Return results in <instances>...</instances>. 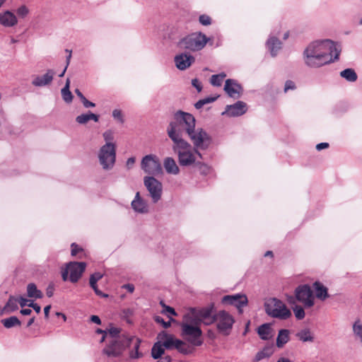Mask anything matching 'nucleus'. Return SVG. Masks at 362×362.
Returning <instances> with one entry per match:
<instances>
[{"instance_id":"6","label":"nucleus","mask_w":362,"mask_h":362,"mask_svg":"<svg viewBox=\"0 0 362 362\" xmlns=\"http://www.w3.org/2000/svg\"><path fill=\"white\" fill-rule=\"evenodd\" d=\"M266 313L273 317L286 320L291 315V311L286 305L280 300L270 298L264 304Z\"/></svg>"},{"instance_id":"56","label":"nucleus","mask_w":362,"mask_h":362,"mask_svg":"<svg viewBox=\"0 0 362 362\" xmlns=\"http://www.w3.org/2000/svg\"><path fill=\"white\" fill-rule=\"evenodd\" d=\"M54 284H50L47 288V290H46V294L48 297H52L54 294Z\"/></svg>"},{"instance_id":"61","label":"nucleus","mask_w":362,"mask_h":362,"mask_svg":"<svg viewBox=\"0 0 362 362\" xmlns=\"http://www.w3.org/2000/svg\"><path fill=\"white\" fill-rule=\"evenodd\" d=\"M122 288L127 289L129 293H133L134 291V286L131 284H124Z\"/></svg>"},{"instance_id":"3","label":"nucleus","mask_w":362,"mask_h":362,"mask_svg":"<svg viewBox=\"0 0 362 362\" xmlns=\"http://www.w3.org/2000/svg\"><path fill=\"white\" fill-rule=\"evenodd\" d=\"M170 138L174 143L173 151L177 154L178 162L182 166H189L194 165L197 161V154L195 148L183 139L175 136L173 132L170 134Z\"/></svg>"},{"instance_id":"23","label":"nucleus","mask_w":362,"mask_h":362,"mask_svg":"<svg viewBox=\"0 0 362 362\" xmlns=\"http://www.w3.org/2000/svg\"><path fill=\"white\" fill-rule=\"evenodd\" d=\"M54 74L53 70L49 69L43 76H35L32 81V84L35 86H45L48 85L52 81Z\"/></svg>"},{"instance_id":"39","label":"nucleus","mask_w":362,"mask_h":362,"mask_svg":"<svg viewBox=\"0 0 362 362\" xmlns=\"http://www.w3.org/2000/svg\"><path fill=\"white\" fill-rule=\"evenodd\" d=\"M71 256L76 257L78 255V258L79 259H83L86 257V255L84 250L76 243H72L71 245Z\"/></svg>"},{"instance_id":"18","label":"nucleus","mask_w":362,"mask_h":362,"mask_svg":"<svg viewBox=\"0 0 362 362\" xmlns=\"http://www.w3.org/2000/svg\"><path fill=\"white\" fill-rule=\"evenodd\" d=\"M224 90L230 97L238 98L240 95L242 88L234 80L227 79L226 81Z\"/></svg>"},{"instance_id":"40","label":"nucleus","mask_w":362,"mask_h":362,"mask_svg":"<svg viewBox=\"0 0 362 362\" xmlns=\"http://www.w3.org/2000/svg\"><path fill=\"white\" fill-rule=\"evenodd\" d=\"M2 324L6 328H11L15 326H20L21 322L16 316H12L1 320Z\"/></svg>"},{"instance_id":"20","label":"nucleus","mask_w":362,"mask_h":362,"mask_svg":"<svg viewBox=\"0 0 362 362\" xmlns=\"http://www.w3.org/2000/svg\"><path fill=\"white\" fill-rule=\"evenodd\" d=\"M247 111V105L243 101H238L233 105H228L226 107V114L231 117L240 116Z\"/></svg>"},{"instance_id":"5","label":"nucleus","mask_w":362,"mask_h":362,"mask_svg":"<svg viewBox=\"0 0 362 362\" xmlns=\"http://www.w3.org/2000/svg\"><path fill=\"white\" fill-rule=\"evenodd\" d=\"M187 135L193 144L195 153L202 159V155L199 150H206L209 147L212 141L211 136L202 128H194Z\"/></svg>"},{"instance_id":"60","label":"nucleus","mask_w":362,"mask_h":362,"mask_svg":"<svg viewBox=\"0 0 362 362\" xmlns=\"http://www.w3.org/2000/svg\"><path fill=\"white\" fill-rule=\"evenodd\" d=\"M329 144L328 143H320V144H317L316 146V149L317 151H321L322 149H325V148H327L329 147Z\"/></svg>"},{"instance_id":"55","label":"nucleus","mask_w":362,"mask_h":362,"mask_svg":"<svg viewBox=\"0 0 362 362\" xmlns=\"http://www.w3.org/2000/svg\"><path fill=\"white\" fill-rule=\"evenodd\" d=\"M192 85L197 90L198 92H201L202 90V83L197 78L192 81Z\"/></svg>"},{"instance_id":"36","label":"nucleus","mask_w":362,"mask_h":362,"mask_svg":"<svg viewBox=\"0 0 362 362\" xmlns=\"http://www.w3.org/2000/svg\"><path fill=\"white\" fill-rule=\"evenodd\" d=\"M70 80L66 79L65 86L62 89V95L63 100L66 103H71L73 99V95L69 90Z\"/></svg>"},{"instance_id":"53","label":"nucleus","mask_w":362,"mask_h":362,"mask_svg":"<svg viewBox=\"0 0 362 362\" xmlns=\"http://www.w3.org/2000/svg\"><path fill=\"white\" fill-rule=\"evenodd\" d=\"M119 332H120L119 329L116 328V327H112L108 331V334H109V336L111 337V339H117V337H118Z\"/></svg>"},{"instance_id":"25","label":"nucleus","mask_w":362,"mask_h":362,"mask_svg":"<svg viewBox=\"0 0 362 362\" xmlns=\"http://www.w3.org/2000/svg\"><path fill=\"white\" fill-rule=\"evenodd\" d=\"M160 339L163 341L162 344L167 349H176L177 341L179 339H175L173 335L164 333L163 335L160 334Z\"/></svg>"},{"instance_id":"22","label":"nucleus","mask_w":362,"mask_h":362,"mask_svg":"<svg viewBox=\"0 0 362 362\" xmlns=\"http://www.w3.org/2000/svg\"><path fill=\"white\" fill-rule=\"evenodd\" d=\"M132 206L133 209L138 213L146 214L148 212V204L141 197L139 192L136 193L135 197L132 202Z\"/></svg>"},{"instance_id":"51","label":"nucleus","mask_w":362,"mask_h":362,"mask_svg":"<svg viewBox=\"0 0 362 362\" xmlns=\"http://www.w3.org/2000/svg\"><path fill=\"white\" fill-rule=\"evenodd\" d=\"M199 21L203 25H209L211 23V18L210 16L203 14L199 16Z\"/></svg>"},{"instance_id":"9","label":"nucleus","mask_w":362,"mask_h":362,"mask_svg":"<svg viewBox=\"0 0 362 362\" xmlns=\"http://www.w3.org/2000/svg\"><path fill=\"white\" fill-rule=\"evenodd\" d=\"M98 158L103 169H112L116 160V145L102 146L99 150Z\"/></svg>"},{"instance_id":"48","label":"nucleus","mask_w":362,"mask_h":362,"mask_svg":"<svg viewBox=\"0 0 362 362\" xmlns=\"http://www.w3.org/2000/svg\"><path fill=\"white\" fill-rule=\"evenodd\" d=\"M154 320L156 322L161 324L164 328H168L170 326L172 322H175V320L170 318L168 322H165L160 316H155Z\"/></svg>"},{"instance_id":"24","label":"nucleus","mask_w":362,"mask_h":362,"mask_svg":"<svg viewBox=\"0 0 362 362\" xmlns=\"http://www.w3.org/2000/svg\"><path fill=\"white\" fill-rule=\"evenodd\" d=\"M274 345H267L262 350H260L256 354L255 358L252 360V362H258L264 358H269L274 354Z\"/></svg>"},{"instance_id":"13","label":"nucleus","mask_w":362,"mask_h":362,"mask_svg":"<svg viewBox=\"0 0 362 362\" xmlns=\"http://www.w3.org/2000/svg\"><path fill=\"white\" fill-rule=\"evenodd\" d=\"M144 183L154 203L158 202L162 195L163 186L160 182L153 176L145 177Z\"/></svg>"},{"instance_id":"43","label":"nucleus","mask_w":362,"mask_h":362,"mask_svg":"<svg viewBox=\"0 0 362 362\" xmlns=\"http://www.w3.org/2000/svg\"><path fill=\"white\" fill-rule=\"evenodd\" d=\"M103 139H104V140L105 141V144L116 145L113 142V141L115 139V132L112 130L108 129V130L105 131L103 134Z\"/></svg>"},{"instance_id":"49","label":"nucleus","mask_w":362,"mask_h":362,"mask_svg":"<svg viewBox=\"0 0 362 362\" xmlns=\"http://www.w3.org/2000/svg\"><path fill=\"white\" fill-rule=\"evenodd\" d=\"M102 278H103V274L99 272L93 274L90 276V280H89L90 287H94V285L95 284H97L98 281H99Z\"/></svg>"},{"instance_id":"47","label":"nucleus","mask_w":362,"mask_h":362,"mask_svg":"<svg viewBox=\"0 0 362 362\" xmlns=\"http://www.w3.org/2000/svg\"><path fill=\"white\" fill-rule=\"evenodd\" d=\"M160 305L163 307L162 313L164 314H169L172 315H177V313L174 308L172 307H170L168 305H166L163 300L160 302Z\"/></svg>"},{"instance_id":"58","label":"nucleus","mask_w":362,"mask_h":362,"mask_svg":"<svg viewBox=\"0 0 362 362\" xmlns=\"http://www.w3.org/2000/svg\"><path fill=\"white\" fill-rule=\"evenodd\" d=\"M29 307L33 308L37 313H40L41 311V307L37 303L31 302L28 305Z\"/></svg>"},{"instance_id":"31","label":"nucleus","mask_w":362,"mask_h":362,"mask_svg":"<svg viewBox=\"0 0 362 362\" xmlns=\"http://www.w3.org/2000/svg\"><path fill=\"white\" fill-rule=\"evenodd\" d=\"M289 341V331L288 329H281L279 332L276 338V346L282 348Z\"/></svg>"},{"instance_id":"33","label":"nucleus","mask_w":362,"mask_h":362,"mask_svg":"<svg viewBox=\"0 0 362 362\" xmlns=\"http://www.w3.org/2000/svg\"><path fill=\"white\" fill-rule=\"evenodd\" d=\"M28 296L30 298H42L43 294L38 290L36 285L33 283L29 284L27 286Z\"/></svg>"},{"instance_id":"52","label":"nucleus","mask_w":362,"mask_h":362,"mask_svg":"<svg viewBox=\"0 0 362 362\" xmlns=\"http://www.w3.org/2000/svg\"><path fill=\"white\" fill-rule=\"evenodd\" d=\"M296 88V83L293 81L288 80L285 83L284 91V93H286L289 90H293Z\"/></svg>"},{"instance_id":"17","label":"nucleus","mask_w":362,"mask_h":362,"mask_svg":"<svg viewBox=\"0 0 362 362\" xmlns=\"http://www.w3.org/2000/svg\"><path fill=\"white\" fill-rule=\"evenodd\" d=\"M141 341L140 339L135 337H126V346L133 345L129 351V357L132 359H137L143 356V354L139 351Z\"/></svg>"},{"instance_id":"37","label":"nucleus","mask_w":362,"mask_h":362,"mask_svg":"<svg viewBox=\"0 0 362 362\" xmlns=\"http://www.w3.org/2000/svg\"><path fill=\"white\" fill-rule=\"evenodd\" d=\"M176 349L183 354H189L193 351V348L191 346L180 339L177 341Z\"/></svg>"},{"instance_id":"4","label":"nucleus","mask_w":362,"mask_h":362,"mask_svg":"<svg viewBox=\"0 0 362 362\" xmlns=\"http://www.w3.org/2000/svg\"><path fill=\"white\" fill-rule=\"evenodd\" d=\"M182 328V336L189 343L194 346H200L202 341L200 337L202 332L199 327L198 320L190 314H186L183 317L180 324Z\"/></svg>"},{"instance_id":"26","label":"nucleus","mask_w":362,"mask_h":362,"mask_svg":"<svg viewBox=\"0 0 362 362\" xmlns=\"http://www.w3.org/2000/svg\"><path fill=\"white\" fill-rule=\"evenodd\" d=\"M163 165L168 174L177 175L180 172L179 167L173 158H165L163 161Z\"/></svg>"},{"instance_id":"30","label":"nucleus","mask_w":362,"mask_h":362,"mask_svg":"<svg viewBox=\"0 0 362 362\" xmlns=\"http://www.w3.org/2000/svg\"><path fill=\"white\" fill-rule=\"evenodd\" d=\"M90 120H93L97 122L99 120V116L94 113L88 112L87 114L80 115L76 118V121L81 124H86Z\"/></svg>"},{"instance_id":"35","label":"nucleus","mask_w":362,"mask_h":362,"mask_svg":"<svg viewBox=\"0 0 362 362\" xmlns=\"http://www.w3.org/2000/svg\"><path fill=\"white\" fill-rule=\"evenodd\" d=\"M340 76L346 81L354 82L357 80V74L353 69H346L341 71Z\"/></svg>"},{"instance_id":"27","label":"nucleus","mask_w":362,"mask_h":362,"mask_svg":"<svg viewBox=\"0 0 362 362\" xmlns=\"http://www.w3.org/2000/svg\"><path fill=\"white\" fill-rule=\"evenodd\" d=\"M313 288L315 291V296L318 299L325 300L329 297L327 288L322 283L315 281L313 284Z\"/></svg>"},{"instance_id":"57","label":"nucleus","mask_w":362,"mask_h":362,"mask_svg":"<svg viewBox=\"0 0 362 362\" xmlns=\"http://www.w3.org/2000/svg\"><path fill=\"white\" fill-rule=\"evenodd\" d=\"M81 102L83 106L86 108L93 107L95 106V103L88 100L86 98H84Z\"/></svg>"},{"instance_id":"2","label":"nucleus","mask_w":362,"mask_h":362,"mask_svg":"<svg viewBox=\"0 0 362 362\" xmlns=\"http://www.w3.org/2000/svg\"><path fill=\"white\" fill-rule=\"evenodd\" d=\"M174 119L175 121L171 122L168 128L169 137L170 134L173 132L175 136L182 139L183 132L188 134L195 128L196 119L190 113L178 110L174 115Z\"/></svg>"},{"instance_id":"7","label":"nucleus","mask_w":362,"mask_h":362,"mask_svg":"<svg viewBox=\"0 0 362 362\" xmlns=\"http://www.w3.org/2000/svg\"><path fill=\"white\" fill-rule=\"evenodd\" d=\"M86 268L85 262H70L62 270L63 281L69 280L71 283H76L81 279Z\"/></svg>"},{"instance_id":"34","label":"nucleus","mask_w":362,"mask_h":362,"mask_svg":"<svg viewBox=\"0 0 362 362\" xmlns=\"http://www.w3.org/2000/svg\"><path fill=\"white\" fill-rule=\"evenodd\" d=\"M297 337L303 342H312L314 340V337L313 336L310 330L309 329H305L296 334Z\"/></svg>"},{"instance_id":"45","label":"nucleus","mask_w":362,"mask_h":362,"mask_svg":"<svg viewBox=\"0 0 362 362\" xmlns=\"http://www.w3.org/2000/svg\"><path fill=\"white\" fill-rule=\"evenodd\" d=\"M194 165L202 175H207L210 172V167L204 163L196 161Z\"/></svg>"},{"instance_id":"62","label":"nucleus","mask_w":362,"mask_h":362,"mask_svg":"<svg viewBox=\"0 0 362 362\" xmlns=\"http://www.w3.org/2000/svg\"><path fill=\"white\" fill-rule=\"evenodd\" d=\"M134 163H135V158L134 157H131V158H128L127 160V166L128 168H132Z\"/></svg>"},{"instance_id":"14","label":"nucleus","mask_w":362,"mask_h":362,"mask_svg":"<svg viewBox=\"0 0 362 362\" xmlns=\"http://www.w3.org/2000/svg\"><path fill=\"white\" fill-rule=\"evenodd\" d=\"M191 315L198 320L199 324L202 322L206 325H211L214 322V305L211 304L197 310L194 309Z\"/></svg>"},{"instance_id":"59","label":"nucleus","mask_w":362,"mask_h":362,"mask_svg":"<svg viewBox=\"0 0 362 362\" xmlns=\"http://www.w3.org/2000/svg\"><path fill=\"white\" fill-rule=\"evenodd\" d=\"M28 300H27L26 298H25L23 297H20L19 298H18V303L20 304L21 308H23L25 305H28Z\"/></svg>"},{"instance_id":"64","label":"nucleus","mask_w":362,"mask_h":362,"mask_svg":"<svg viewBox=\"0 0 362 362\" xmlns=\"http://www.w3.org/2000/svg\"><path fill=\"white\" fill-rule=\"evenodd\" d=\"M157 362H171V358L170 356H165L160 359Z\"/></svg>"},{"instance_id":"10","label":"nucleus","mask_w":362,"mask_h":362,"mask_svg":"<svg viewBox=\"0 0 362 362\" xmlns=\"http://www.w3.org/2000/svg\"><path fill=\"white\" fill-rule=\"evenodd\" d=\"M221 334L228 336L230 334L235 320L231 315L225 310H221L214 315V322Z\"/></svg>"},{"instance_id":"50","label":"nucleus","mask_w":362,"mask_h":362,"mask_svg":"<svg viewBox=\"0 0 362 362\" xmlns=\"http://www.w3.org/2000/svg\"><path fill=\"white\" fill-rule=\"evenodd\" d=\"M29 13L28 7L25 5L21 6L17 10L16 13L20 18H25Z\"/></svg>"},{"instance_id":"42","label":"nucleus","mask_w":362,"mask_h":362,"mask_svg":"<svg viewBox=\"0 0 362 362\" xmlns=\"http://www.w3.org/2000/svg\"><path fill=\"white\" fill-rule=\"evenodd\" d=\"M226 77V74L224 73L212 75L211 78V83L214 86H221Z\"/></svg>"},{"instance_id":"15","label":"nucleus","mask_w":362,"mask_h":362,"mask_svg":"<svg viewBox=\"0 0 362 362\" xmlns=\"http://www.w3.org/2000/svg\"><path fill=\"white\" fill-rule=\"evenodd\" d=\"M125 347L126 338L110 339L108 344L103 349V353L108 357H117L122 354Z\"/></svg>"},{"instance_id":"32","label":"nucleus","mask_w":362,"mask_h":362,"mask_svg":"<svg viewBox=\"0 0 362 362\" xmlns=\"http://www.w3.org/2000/svg\"><path fill=\"white\" fill-rule=\"evenodd\" d=\"M165 352V347L161 341L156 342L151 349V356L154 359L160 358Z\"/></svg>"},{"instance_id":"63","label":"nucleus","mask_w":362,"mask_h":362,"mask_svg":"<svg viewBox=\"0 0 362 362\" xmlns=\"http://www.w3.org/2000/svg\"><path fill=\"white\" fill-rule=\"evenodd\" d=\"M90 320H91V322H93L97 325H100V323H101V320H100V317L97 315H92L90 317Z\"/></svg>"},{"instance_id":"11","label":"nucleus","mask_w":362,"mask_h":362,"mask_svg":"<svg viewBox=\"0 0 362 362\" xmlns=\"http://www.w3.org/2000/svg\"><path fill=\"white\" fill-rule=\"evenodd\" d=\"M295 296L305 308L314 305L315 297L310 287L307 284L298 286L295 290Z\"/></svg>"},{"instance_id":"21","label":"nucleus","mask_w":362,"mask_h":362,"mask_svg":"<svg viewBox=\"0 0 362 362\" xmlns=\"http://www.w3.org/2000/svg\"><path fill=\"white\" fill-rule=\"evenodd\" d=\"M194 62V58L187 54H181L175 57V62L177 69L185 70Z\"/></svg>"},{"instance_id":"8","label":"nucleus","mask_w":362,"mask_h":362,"mask_svg":"<svg viewBox=\"0 0 362 362\" xmlns=\"http://www.w3.org/2000/svg\"><path fill=\"white\" fill-rule=\"evenodd\" d=\"M208 41L209 38L204 34L194 33L184 37L180 42V45L186 49L199 51L205 47Z\"/></svg>"},{"instance_id":"46","label":"nucleus","mask_w":362,"mask_h":362,"mask_svg":"<svg viewBox=\"0 0 362 362\" xmlns=\"http://www.w3.org/2000/svg\"><path fill=\"white\" fill-rule=\"evenodd\" d=\"M293 310L298 320H302L305 317L304 309L300 305H295V307L293 308Z\"/></svg>"},{"instance_id":"12","label":"nucleus","mask_w":362,"mask_h":362,"mask_svg":"<svg viewBox=\"0 0 362 362\" xmlns=\"http://www.w3.org/2000/svg\"><path fill=\"white\" fill-rule=\"evenodd\" d=\"M141 168L145 173L152 175H158L162 171L159 159L153 154L147 155L143 158Z\"/></svg>"},{"instance_id":"28","label":"nucleus","mask_w":362,"mask_h":362,"mask_svg":"<svg viewBox=\"0 0 362 362\" xmlns=\"http://www.w3.org/2000/svg\"><path fill=\"white\" fill-rule=\"evenodd\" d=\"M259 337L263 340H268L273 337V329L269 324H263L257 329Z\"/></svg>"},{"instance_id":"54","label":"nucleus","mask_w":362,"mask_h":362,"mask_svg":"<svg viewBox=\"0 0 362 362\" xmlns=\"http://www.w3.org/2000/svg\"><path fill=\"white\" fill-rule=\"evenodd\" d=\"M112 116L115 119H117L120 123L124 122L123 116L121 110H114L112 112Z\"/></svg>"},{"instance_id":"16","label":"nucleus","mask_w":362,"mask_h":362,"mask_svg":"<svg viewBox=\"0 0 362 362\" xmlns=\"http://www.w3.org/2000/svg\"><path fill=\"white\" fill-rule=\"evenodd\" d=\"M222 303L235 306L240 313H242V308L247 305V298L244 294H235L224 296L221 300Z\"/></svg>"},{"instance_id":"44","label":"nucleus","mask_w":362,"mask_h":362,"mask_svg":"<svg viewBox=\"0 0 362 362\" xmlns=\"http://www.w3.org/2000/svg\"><path fill=\"white\" fill-rule=\"evenodd\" d=\"M217 98L218 97H208V98L199 100V101H197L195 103L194 107L197 109H200L204 105L214 102L217 99Z\"/></svg>"},{"instance_id":"29","label":"nucleus","mask_w":362,"mask_h":362,"mask_svg":"<svg viewBox=\"0 0 362 362\" xmlns=\"http://www.w3.org/2000/svg\"><path fill=\"white\" fill-rule=\"evenodd\" d=\"M281 41L275 37H270L267 41V46L272 57L276 55L277 52L281 49Z\"/></svg>"},{"instance_id":"1","label":"nucleus","mask_w":362,"mask_h":362,"mask_svg":"<svg viewBox=\"0 0 362 362\" xmlns=\"http://www.w3.org/2000/svg\"><path fill=\"white\" fill-rule=\"evenodd\" d=\"M305 64L310 67H319L339 58V52L329 40L310 44L304 51Z\"/></svg>"},{"instance_id":"41","label":"nucleus","mask_w":362,"mask_h":362,"mask_svg":"<svg viewBox=\"0 0 362 362\" xmlns=\"http://www.w3.org/2000/svg\"><path fill=\"white\" fill-rule=\"evenodd\" d=\"M353 332L356 338L362 342V322L356 320L353 325Z\"/></svg>"},{"instance_id":"38","label":"nucleus","mask_w":362,"mask_h":362,"mask_svg":"<svg viewBox=\"0 0 362 362\" xmlns=\"http://www.w3.org/2000/svg\"><path fill=\"white\" fill-rule=\"evenodd\" d=\"M18 310V298L11 296L4 308V310L7 313L13 312Z\"/></svg>"},{"instance_id":"19","label":"nucleus","mask_w":362,"mask_h":362,"mask_svg":"<svg viewBox=\"0 0 362 362\" xmlns=\"http://www.w3.org/2000/svg\"><path fill=\"white\" fill-rule=\"evenodd\" d=\"M0 24L6 28H11L18 24L16 16L10 11L0 13Z\"/></svg>"}]
</instances>
